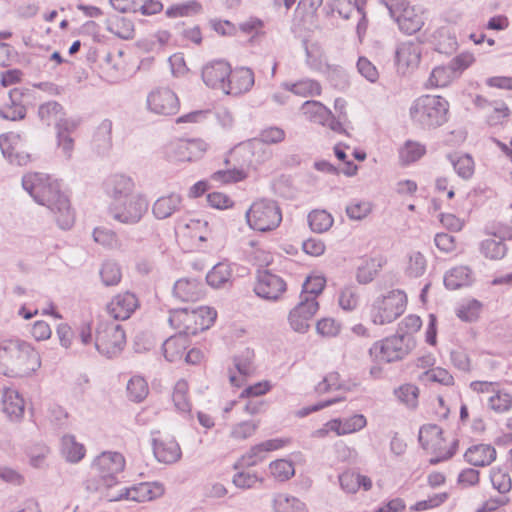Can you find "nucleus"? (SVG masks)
I'll return each mask as SVG.
<instances>
[{
  "mask_svg": "<svg viewBox=\"0 0 512 512\" xmlns=\"http://www.w3.org/2000/svg\"><path fill=\"white\" fill-rule=\"evenodd\" d=\"M231 74V66L224 60H216L206 64L202 70L205 84L214 89L224 90L227 78Z\"/></svg>",
  "mask_w": 512,
  "mask_h": 512,
  "instance_id": "24",
  "label": "nucleus"
},
{
  "mask_svg": "<svg viewBox=\"0 0 512 512\" xmlns=\"http://www.w3.org/2000/svg\"><path fill=\"white\" fill-rule=\"evenodd\" d=\"M333 217L326 210L315 209L308 215L310 228L317 233H323L329 230L333 225Z\"/></svg>",
  "mask_w": 512,
  "mask_h": 512,
  "instance_id": "49",
  "label": "nucleus"
},
{
  "mask_svg": "<svg viewBox=\"0 0 512 512\" xmlns=\"http://www.w3.org/2000/svg\"><path fill=\"white\" fill-rule=\"evenodd\" d=\"M107 311L116 321L128 319V292L116 295L108 304Z\"/></svg>",
  "mask_w": 512,
  "mask_h": 512,
  "instance_id": "50",
  "label": "nucleus"
},
{
  "mask_svg": "<svg viewBox=\"0 0 512 512\" xmlns=\"http://www.w3.org/2000/svg\"><path fill=\"white\" fill-rule=\"evenodd\" d=\"M285 139V131L279 127H267L263 129L258 138L249 141H257L259 145L265 148L264 144H277Z\"/></svg>",
  "mask_w": 512,
  "mask_h": 512,
  "instance_id": "59",
  "label": "nucleus"
},
{
  "mask_svg": "<svg viewBox=\"0 0 512 512\" xmlns=\"http://www.w3.org/2000/svg\"><path fill=\"white\" fill-rule=\"evenodd\" d=\"M23 189L40 205L47 207L58 228L70 230L75 224V210L70 198L57 178L39 172L26 173Z\"/></svg>",
  "mask_w": 512,
  "mask_h": 512,
  "instance_id": "1",
  "label": "nucleus"
},
{
  "mask_svg": "<svg viewBox=\"0 0 512 512\" xmlns=\"http://www.w3.org/2000/svg\"><path fill=\"white\" fill-rule=\"evenodd\" d=\"M249 354L250 352L247 351L245 359H241L240 357H236L234 359L235 368L238 374L233 372H230L229 374V380L233 386L240 387L244 383L245 377L251 373L252 367Z\"/></svg>",
  "mask_w": 512,
  "mask_h": 512,
  "instance_id": "53",
  "label": "nucleus"
},
{
  "mask_svg": "<svg viewBox=\"0 0 512 512\" xmlns=\"http://www.w3.org/2000/svg\"><path fill=\"white\" fill-rule=\"evenodd\" d=\"M302 113L309 121L326 125L331 110L319 101H306L302 105Z\"/></svg>",
  "mask_w": 512,
  "mask_h": 512,
  "instance_id": "43",
  "label": "nucleus"
},
{
  "mask_svg": "<svg viewBox=\"0 0 512 512\" xmlns=\"http://www.w3.org/2000/svg\"><path fill=\"white\" fill-rule=\"evenodd\" d=\"M384 258H363L357 267L356 279L360 284H367L374 280L385 265Z\"/></svg>",
  "mask_w": 512,
  "mask_h": 512,
  "instance_id": "35",
  "label": "nucleus"
},
{
  "mask_svg": "<svg viewBox=\"0 0 512 512\" xmlns=\"http://www.w3.org/2000/svg\"><path fill=\"white\" fill-rule=\"evenodd\" d=\"M41 366V358L35 348L20 339L0 341V373L9 378H25L33 375Z\"/></svg>",
  "mask_w": 512,
  "mask_h": 512,
  "instance_id": "4",
  "label": "nucleus"
},
{
  "mask_svg": "<svg viewBox=\"0 0 512 512\" xmlns=\"http://www.w3.org/2000/svg\"><path fill=\"white\" fill-rule=\"evenodd\" d=\"M464 458L473 466L484 467L495 461L496 450L490 444H476L466 450Z\"/></svg>",
  "mask_w": 512,
  "mask_h": 512,
  "instance_id": "29",
  "label": "nucleus"
},
{
  "mask_svg": "<svg viewBox=\"0 0 512 512\" xmlns=\"http://www.w3.org/2000/svg\"><path fill=\"white\" fill-rule=\"evenodd\" d=\"M190 341L188 336L179 331L178 334L169 337L163 343V353L169 362H176L183 358Z\"/></svg>",
  "mask_w": 512,
  "mask_h": 512,
  "instance_id": "30",
  "label": "nucleus"
},
{
  "mask_svg": "<svg viewBox=\"0 0 512 512\" xmlns=\"http://www.w3.org/2000/svg\"><path fill=\"white\" fill-rule=\"evenodd\" d=\"M172 399L176 409L183 414L190 415L191 403L188 398V383L181 379L174 387Z\"/></svg>",
  "mask_w": 512,
  "mask_h": 512,
  "instance_id": "47",
  "label": "nucleus"
},
{
  "mask_svg": "<svg viewBox=\"0 0 512 512\" xmlns=\"http://www.w3.org/2000/svg\"><path fill=\"white\" fill-rule=\"evenodd\" d=\"M299 298V303L288 314V322L295 332L306 333L310 328V321L319 309V303L307 298L305 294H300Z\"/></svg>",
  "mask_w": 512,
  "mask_h": 512,
  "instance_id": "17",
  "label": "nucleus"
},
{
  "mask_svg": "<svg viewBox=\"0 0 512 512\" xmlns=\"http://www.w3.org/2000/svg\"><path fill=\"white\" fill-rule=\"evenodd\" d=\"M450 160L453 164V167L457 174L464 178L468 179L472 177L475 170V164L470 155L460 154V155H452L450 156Z\"/></svg>",
  "mask_w": 512,
  "mask_h": 512,
  "instance_id": "54",
  "label": "nucleus"
},
{
  "mask_svg": "<svg viewBox=\"0 0 512 512\" xmlns=\"http://www.w3.org/2000/svg\"><path fill=\"white\" fill-rule=\"evenodd\" d=\"M326 279L322 275H310L306 278L302 285L300 294H305L307 298L317 300L325 287Z\"/></svg>",
  "mask_w": 512,
  "mask_h": 512,
  "instance_id": "56",
  "label": "nucleus"
},
{
  "mask_svg": "<svg viewBox=\"0 0 512 512\" xmlns=\"http://www.w3.org/2000/svg\"><path fill=\"white\" fill-rule=\"evenodd\" d=\"M233 272L232 264L228 260H223L207 273V283L215 288L221 287L231 279Z\"/></svg>",
  "mask_w": 512,
  "mask_h": 512,
  "instance_id": "38",
  "label": "nucleus"
},
{
  "mask_svg": "<svg viewBox=\"0 0 512 512\" xmlns=\"http://www.w3.org/2000/svg\"><path fill=\"white\" fill-rule=\"evenodd\" d=\"M164 493L163 486L158 482H142L130 487V501L138 503L152 501Z\"/></svg>",
  "mask_w": 512,
  "mask_h": 512,
  "instance_id": "32",
  "label": "nucleus"
},
{
  "mask_svg": "<svg viewBox=\"0 0 512 512\" xmlns=\"http://www.w3.org/2000/svg\"><path fill=\"white\" fill-rule=\"evenodd\" d=\"M0 150L10 164L24 166L31 162L27 144L19 134L10 132L0 135Z\"/></svg>",
  "mask_w": 512,
  "mask_h": 512,
  "instance_id": "16",
  "label": "nucleus"
},
{
  "mask_svg": "<svg viewBox=\"0 0 512 512\" xmlns=\"http://www.w3.org/2000/svg\"><path fill=\"white\" fill-rule=\"evenodd\" d=\"M202 4L197 0L176 3L169 6L165 14L168 18L192 17L202 12Z\"/></svg>",
  "mask_w": 512,
  "mask_h": 512,
  "instance_id": "42",
  "label": "nucleus"
},
{
  "mask_svg": "<svg viewBox=\"0 0 512 512\" xmlns=\"http://www.w3.org/2000/svg\"><path fill=\"white\" fill-rule=\"evenodd\" d=\"M359 300V291L355 285H346L338 292V305L346 312L354 311L359 305Z\"/></svg>",
  "mask_w": 512,
  "mask_h": 512,
  "instance_id": "45",
  "label": "nucleus"
},
{
  "mask_svg": "<svg viewBox=\"0 0 512 512\" xmlns=\"http://www.w3.org/2000/svg\"><path fill=\"white\" fill-rule=\"evenodd\" d=\"M327 4L332 12H336L344 19H349L354 12H357L361 17V21L358 24V30L361 29L365 22V13L356 2H353L352 0H328Z\"/></svg>",
  "mask_w": 512,
  "mask_h": 512,
  "instance_id": "40",
  "label": "nucleus"
},
{
  "mask_svg": "<svg viewBox=\"0 0 512 512\" xmlns=\"http://www.w3.org/2000/svg\"><path fill=\"white\" fill-rule=\"evenodd\" d=\"M422 47L419 43L404 42L396 50L395 63L397 71L402 74L416 70L421 62Z\"/></svg>",
  "mask_w": 512,
  "mask_h": 512,
  "instance_id": "20",
  "label": "nucleus"
},
{
  "mask_svg": "<svg viewBox=\"0 0 512 512\" xmlns=\"http://www.w3.org/2000/svg\"><path fill=\"white\" fill-rule=\"evenodd\" d=\"M269 471L271 476L279 482L287 481L295 474L293 462L287 459H278L271 462Z\"/></svg>",
  "mask_w": 512,
  "mask_h": 512,
  "instance_id": "52",
  "label": "nucleus"
},
{
  "mask_svg": "<svg viewBox=\"0 0 512 512\" xmlns=\"http://www.w3.org/2000/svg\"><path fill=\"white\" fill-rule=\"evenodd\" d=\"M108 209L112 217L126 223L128 220V179L125 175H113L107 182Z\"/></svg>",
  "mask_w": 512,
  "mask_h": 512,
  "instance_id": "12",
  "label": "nucleus"
},
{
  "mask_svg": "<svg viewBox=\"0 0 512 512\" xmlns=\"http://www.w3.org/2000/svg\"><path fill=\"white\" fill-rule=\"evenodd\" d=\"M151 442L154 456L159 462L172 464L180 459L181 449L174 438L153 432Z\"/></svg>",
  "mask_w": 512,
  "mask_h": 512,
  "instance_id": "21",
  "label": "nucleus"
},
{
  "mask_svg": "<svg viewBox=\"0 0 512 512\" xmlns=\"http://www.w3.org/2000/svg\"><path fill=\"white\" fill-rule=\"evenodd\" d=\"M483 304L476 299H469L460 303L455 313L459 319L465 322H474L478 320L482 311Z\"/></svg>",
  "mask_w": 512,
  "mask_h": 512,
  "instance_id": "46",
  "label": "nucleus"
},
{
  "mask_svg": "<svg viewBox=\"0 0 512 512\" xmlns=\"http://www.w3.org/2000/svg\"><path fill=\"white\" fill-rule=\"evenodd\" d=\"M73 129L74 128H62L56 131L57 147L66 159L72 157L74 150V140L69 135Z\"/></svg>",
  "mask_w": 512,
  "mask_h": 512,
  "instance_id": "60",
  "label": "nucleus"
},
{
  "mask_svg": "<svg viewBox=\"0 0 512 512\" xmlns=\"http://www.w3.org/2000/svg\"><path fill=\"white\" fill-rule=\"evenodd\" d=\"M34 88H15L9 92L10 104L0 109V117L6 120H21L26 115L24 102L35 99Z\"/></svg>",
  "mask_w": 512,
  "mask_h": 512,
  "instance_id": "19",
  "label": "nucleus"
},
{
  "mask_svg": "<svg viewBox=\"0 0 512 512\" xmlns=\"http://www.w3.org/2000/svg\"><path fill=\"white\" fill-rule=\"evenodd\" d=\"M147 105L151 112L169 116L179 111L180 100L176 93L167 87H158L147 97Z\"/></svg>",
  "mask_w": 512,
  "mask_h": 512,
  "instance_id": "18",
  "label": "nucleus"
},
{
  "mask_svg": "<svg viewBox=\"0 0 512 512\" xmlns=\"http://www.w3.org/2000/svg\"><path fill=\"white\" fill-rule=\"evenodd\" d=\"M287 290V283L269 270H258L253 286L254 293L268 302H278Z\"/></svg>",
  "mask_w": 512,
  "mask_h": 512,
  "instance_id": "15",
  "label": "nucleus"
},
{
  "mask_svg": "<svg viewBox=\"0 0 512 512\" xmlns=\"http://www.w3.org/2000/svg\"><path fill=\"white\" fill-rule=\"evenodd\" d=\"M487 406L495 413H506L512 408V395L497 387L493 394L488 397Z\"/></svg>",
  "mask_w": 512,
  "mask_h": 512,
  "instance_id": "44",
  "label": "nucleus"
},
{
  "mask_svg": "<svg viewBox=\"0 0 512 512\" xmlns=\"http://www.w3.org/2000/svg\"><path fill=\"white\" fill-rule=\"evenodd\" d=\"M2 411L12 421H19L25 412V401L18 391L6 388L2 395Z\"/></svg>",
  "mask_w": 512,
  "mask_h": 512,
  "instance_id": "27",
  "label": "nucleus"
},
{
  "mask_svg": "<svg viewBox=\"0 0 512 512\" xmlns=\"http://www.w3.org/2000/svg\"><path fill=\"white\" fill-rule=\"evenodd\" d=\"M38 117L47 125H55L56 131L62 128H75L76 126L73 120L65 117L62 106L55 101L40 105Z\"/></svg>",
  "mask_w": 512,
  "mask_h": 512,
  "instance_id": "25",
  "label": "nucleus"
},
{
  "mask_svg": "<svg viewBox=\"0 0 512 512\" xmlns=\"http://www.w3.org/2000/svg\"><path fill=\"white\" fill-rule=\"evenodd\" d=\"M272 508L274 512H308L303 501L286 493H278L273 496Z\"/></svg>",
  "mask_w": 512,
  "mask_h": 512,
  "instance_id": "33",
  "label": "nucleus"
},
{
  "mask_svg": "<svg viewBox=\"0 0 512 512\" xmlns=\"http://www.w3.org/2000/svg\"><path fill=\"white\" fill-rule=\"evenodd\" d=\"M173 294L181 301H197L204 295L203 285L193 278H182L176 281Z\"/></svg>",
  "mask_w": 512,
  "mask_h": 512,
  "instance_id": "28",
  "label": "nucleus"
},
{
  "mask_svg": "<svg viewBox=\"0 0 512 512\" xmlns=\"http://www.w3.org/2000/svg\"><path fill=\"white\" fill-rule=\"evenodd\" d=\"M272 158V151L257 141H244L235 145L227 154L225 163L233 168L218 170L211 179L220 184H233L246 180L252 173H259Z\"/></svg>",
  "mask_w": 512,
  "mask_h": 512,
  "instance_id": "3",
  "label": "nucleus"
},
{
  "mask_svg": "<svg viewBox=\"0 0 512 512\" xmlns=\"http://www.w3.org/2000/svg\"><path fill=\"white\" fill-rule=\"evenodd\" d=\"M182 198L180 195L171 193L158 198L153 205V214L158 219L170 217L181 205Z\"/></svg>",
  "mask_w": 512,
  "mask_h": 512,
  "instance_id": "36",
  "label": "nucleus"
},
{
  "mask_svg": "<svg viewBox=\"0 0 512 512\" xmlns=\"http://www.w3.org/2000/svg\"><path fill=\"white\" fill-rule=\"evenodd\" d=\"M473 282L471 270L466 266H459L448 271L444 276V284L450 290L468 286Z\"/></svg>",
  "mask_w": 512,
  "mask_h": 512,
  "instance_id": "37",
  "label": "nucleus"
},
{
  "mask_svg": "<svg viewBox=\"0 0 512 512\" xmlns=\"http://www.w3.org/2000/svg\"><path fill=\"white\" fill-rule=\"evenodd\" d=\"M100 276L105 286L117 285L121 280V272L114 261H106L101 270Z\"/></svg>",
  "mask_w": 512,
  "mask_h": 512,
  "instance_id": "62",
  "label": "nucleus"
},
{
  "mask_svg": "<svg viewBox=\"0 0 512 512\" xmlns=\"http://www.w3.org/2000/svg\"><path fill=\"white\" fill-rule=\"evenodd\" d=\"M449 103L437 95H423L415 100L410 115L414 122L424 127H437L448 119Z\"/></svg>",
  "mask_w": 512,
  "mask_h": 512,
  "instance_id": "8",
  "label": "nucleus"
},
{
  "mask_svg": "<svg viewBox=\"0 0 512 512\" xmlns=\"http://www.w3.org/2000/svg\"><path fill=\"white\" fill-rule=\"evenodd\" d=\"M504 237L497 236L496 234L489 235L481 243V252L490 256H500L507 253V248L503 243Z\"/></svg>",
  "mask_w": 512,
  "mask_h": 512,
  "instance_id": "57",
  "label": "nucleus"
},
{
  "mask_svg": "<svg viewBox=\"0 0 512 512\" xmlns=\"http://www.w3.org/2000/svg\"><path fill=\"white\" fill-rule=\"evenodd\" d=\"M216 317V310L208 306H200L192 310L181 308L170 312L169 323L189 336L209 329Z\"/></svg>",
  "mask_w": 512,
  "mask_h": 512,
  "instance_id": "7",
  "label": "nucleus"
},
{
  "mask_svg": "<svg viewBox=\"0 0 512 512\" xmlns=\"http://www.w3.org/2000/svg\"><path fill=\"white\" fill-rule=\"evenodd\" d=\"M246 221L255 231L268 232L276 229L282 221V212L275 201H254L246 212Z\"/></svg>",
  "mask_w": 512,
  "mask_h": 512,
  "instance_id": "10",
  "label": "nucleus"
},
{
  "mask_svg": "<svg viewBox=\"0 0 512 512\" xmlns=\"http://www.w3.org/2000/svg\"><path fill=\"white\" fill-rule=\"evenodd\" d=\"M272 158V151L257 141H244L235 145L227 154L225 163L233 168L218 170L211 179L220 184H233L246 180L252 173H259Z\"/></svg>",
  "mask_w": 512,
  "mask_h": 512,
  "instance_id": "2",
  "label": "nucleus"
},
{
  "mask_svg": "<svg viewBox=\"0 0 512 512\" xmlns=\"http://www.w3.org/2000/svg\"><path fill=\"white\" fill-rule=\"evenodd\" d=\"M307 65L322 74L335 72L337 67L328 63L324 50L318 44H311L306 48Z\"/></svg>",
  "mask_w": 512,
  "mask_h": 512,
  "instance_id": "31",
  "label": "nucleus"
},
{
  "mask_svg": "<svg viewBox=\"0 0 512 512\" xmlns=\"http://www.w3.org/2000/svg\"><path fill=\"white\" fill-rule=\"evenodd\" d=\"M61 454L69 463L80 462L86 454L85 446L74 435H64L61 439Z\"/></svg>",
  "mask_w": 512,
  "mask_h": 512,
  "instance_id": "34",
  "label": "nucleus"
},
{
  "mask_svg": "<svg viewBox=\"0 0 512 512\" xmlns=\"http://www.w3.org/2000/svg\"><path fill=\"white\" fill-rule=\"evenodd\" d=\"M126 345V327L119 323H110L99 327L95 339L96 349L111 358L121 353Z\"/></svg>",
  "mask_w": 512,
  "mask_h": 512,
  "instance_id": "13",
  "label": "nucleus"
},
{
  "mask_svg": "<svg viewBox=\"0 0 512 512\" xmlns=\"http://www.w3.org/2000/svg\"><path fill=\"white\" fill-rule=\"evenodd\" d=\"M209 147V143L201 137L179 138L169 144L167 153L172 160L193 162L203 158Z\"/></svg>",
  "mask_w": 512,
  "mask_h": 512,
  "instance_id": "14",
  "label": "nucleus"
},
{
  "mask_svg": "<svg viewBox=\"0 0 512 512\" xmlns=\"http://www.w3.org/2000/svg\"><path fill=\"white\" fill-rule=\"evenodd\" d=\"M286 89L300 97H315L322 94L321 84L314 79L304 78L294 83L286 84Z\"/></svg>",
  "mask_w": 512,
  "mask_h": 512,
  "instance_id": "39",
  "label": "nucleus"
},
{
  "mask_svg": "<svg viewBox=\"0 0 512 512\" xmlns=\"http://www.w3.org/2000/svg\"><path fill=\"white\" fill-rule=\"evenodd\" d=\"M125 465L124 455L116 451H104L92 461L91 467L100 476L102 487L106 489L105 497L109 501H118L128 495V487L125 485L118 491H113L119 485L117 476L124 472Z\"/></svg>",
  "mask_w": 512,
  "mask_h": 512,
  "instance_id": "5",
  "label": "nucleus"
},
{
  "mask_svg": "<svg viewBox=\"0 0 512 512\" xmlns=\"http://www.w3.org/2000/svg\"><path fill=\"white\" fill-rule=\"evenodd\" d=\"M426 154V147L420 142L408 140L398 150L399 161L409 165L420 160Z\"/></svg>",
  "mask_w": 512,
  "mask_h": 512,
  "instance_id": "41",
  "label": "nucleus"
},
{
  "mask_svg": "<svg viewBox=\"0 0 512 512\" xmlns=\"http://www.w3.org/2000/svg\"><path fill=\"white\" fill-rule=\"evenodd\" d=\"M490 480L493 488L500 494H507L512 488L510 475L502 469H492Z\"/></svg>",
  "mask_w": 512,
  "mask_h": 512,
  "instance_id": "58",
  "label": "nucleus"
},
{
  "mask_svg": "<svg viewBox=\"0 0 512 512\" xmlns=\"http://www.w3.org/2000/svg\"><path fill=\"white\" fill-rule=\"evenodd\" d=\"M418 379L423 383H439L445 386L454 384L453 376L444 368L436 367L423 371L418 375Z\"/></svg>",
  "mask_w": 512,
  "mask_h": 512,
  "instance_id": "48",
  "label": "nucleus"
},
{
  "mask_svg": "<svg viewBox=\"0 0 512 512\" xmlns=\"http://www.w3.org/2000/svg\"><path fill=\"white\" fill-rule=\"evenodd\" d=\"M414 346L413 337L395 334L374 342L369 349V355L373 362L391 363L403 359Z\"/></svg>",
  "mask_w": 512,
  "mask_h": 512,
  "instance_id": "9",
  "label": "nucleus"
},
{
  "mask_svg": "<svg viewBox=\"0 0 512 512\" xmlns=\"http://www.w3.org/2000/svg\"><path fill=\"white\" fill-rule=\"evenodd\" d=\"M148 393L149 387L145 378L140 375L130 378V400L140 402L147 397Z\"/></svg>",
  "mask_w": 512,
  "mask_h": 512,
  "instance_id": "63",
  "label": "nucleus"
},
{
  "mask_svg": "<svg viewBox=\"0 0 512 512\" xmlns=\"http://www.w3.org/2000/svg\"><path fill=\"white\" fill-rule=\"evenodd\" d=\"M408 298L400 289L376 297L369 306L368 315L374 325H387L398 319L406 310Z\"/></svg>",
  "mask_w": 512,
  "mask_h": 512,
  "instance_id": "6",
  "label": "nucleus"
},
{
  "mask_svg": "<svg viewBox=\"0 0 512 512\" xmlns=\"http://www.w3.org/2000/svg\"><path fill=\"white\" fill-rule=\"evenodd\" d=\"M183 234L185 237L195 240L193 246L197 251L208 252L205 243L209 239L212 240V238L211 229L207 220L190 219L184 226ZM211 245H213V241H211Z\"/></svg>",
  "mask_w": 512,
  "mask_h": 512,
  "instance_id": "26",
  "label": "nucleus"
},
{
  "mask_svg": "<svg viewBox=\"0 0 512 512\" xmlns=\"http://www.w3.org/2000/svg\"><path fill=\"white\" fill-rule=\"evenodd\" d=\"M395 17L398 27L406 34H414L425 24L424 12L416 6H401L399 10L390 11Z\"/></svg>",
  "mask_w": 512,
  "mask_h": 512,
  "instance_id": "22",
  "label": "nucleus"
},
{
  "mask_svg": "<svg viewBox=\"0 0 512 512\" xmlns=\"http://www.w3.org/2000/svg\"><path fill=\"white\" fill-rule=\"evenodd\" d=\"M395 395L402 403L414 408L418 403L419 389L413 384H404L395 390Z\"/></svg>",
  "mask_w": 512,
  "mask_h": 512,
  "instance_id": "61",
  "label": "nucleus"
},
{
  "mask_svg": "<svg viewBox=\"0 0 512 512\" xmlns=\"http://www.w3.org/2000/svg\"><path fill=\"white\" fill-rule=\"evenodd\" d=\"M207 203L211 208L217 210H228L234 207V200L224 192L213 191L206 196Z\"/></svg>",
  "mask_w": 512,
  "mask_h": 512,
  "instance_id": "64",
  "label": "nucleus"
},
{
  "mask_svg": "<svg viewBox=\"0 0 512 512\" xmlns=\"http://www.w3.org/2000/svg\"><path fill=\"white\" fill-rule=\"evenodd\" d=\"M323 0H300L295 9L294 16L300 22L313 19Z\"/></svg>",
  "mask_w": 512,
  "mask_h": 512,
  "instance_id": "55",
  "label": "nucleus"
},
{
  "mask_svg": "<svg viewBox=\"0 0 512 512\" xmlns=\"http://www.w3.org/2000/svg\"><path fill=\"white\" fill-rule=\"evenodd\" d=\"M419 442L424 449L435 454L429 460L431 464H437L451 458L457 445V442L453 439L448 441L443 436L442 429L435 424H427L420 428Z\"/></svg>",
  "mask_w": 512,
  "mask_h": 512,
  "instance_id": "11",
  "label": "nucleus"
},
{
  "mask_svg": "<svg viewBox=\"0 0 512 512\" xmlns=\"http://www.w3.org/2000/svg\"><path fill=\"white\" fill-rule=\"evenodd\" d=\"M456 76L451 66L435 67L429 76L428 84L432 88L446 87Z\"/></svg>",
  "mask_w": 512,
  "mask_h": 512,
  "instance_id": "51",
  "label": "nucleus"
},
{
  "mask_svg": "<svg viewBox=\"0 0 512 512\" xmlns=\"http://www.w3.org/2000/svg\"><path fill=\"white\" fill-rule=\"evenodd\" d=\"M255 77L250 68L239 67L231 69V74L227 78L224 93L238 96L248 92L254 85Z\"/></svg>",
  "mask_w": 512,
  "mask_h": 512,
  "instance_id": "23",
  "label": "nucleus"
}]
</instances>
